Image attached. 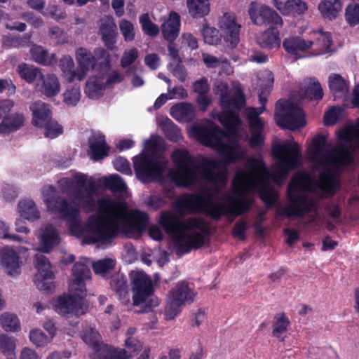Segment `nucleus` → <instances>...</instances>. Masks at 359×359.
Returning a JSON list of instances; mask_svg holds the SVG:
<instances>
[{"instance_id":"37998d69","label":"nucleus","mask_w":359,"mask_h":359,"mask_svg":"<svg viewBox=\"0 0 359 359\" xmlns=\"http://www.w3.org/2000/svg\"><path fill=\"white\" fill-rule=\"evenodd\" d=\"M161 128L168 140L173 142H178L182 137L180 128L169 118L161 123Z\"/></svg>"},{"instance_id":"0e129e2a","label":"nucleus","mask_w":359,"mask_h":359,"mask_svg":"<svg viewBox=\"0 0 359 359\" xmlns=\"http://www.w3.org/2000/svg\"><path fill=\"white\" fill-rule=\"evenodd\" d=\"M15 344L13 338L6 334L0 335V349L2 353L8 356H11L14 353Z\"/></svg>"},{"instance_id":"e2e57ef3","label":"nucleus","mask_w":359,"mask_h":359,"mask_svg":"<svg viewBox=\"0 0 359 359\" xmlns=\"http://www.w3.org/2000/svg\"><path fill=\"white\" fill-rule=\"evenodd\" d=\"M121 32L126 42L133 41L135 39V29L133 24L128 20H122L119 22Z\"/></svg>"},{"instance_id":"ea45409f","label":"nucleus","mask_w":359,"mask_h":359,"mask_svg":"<svg viewBox=\"0 0 359 359\" xmlns=\"http://www.w3.org/2000/svg\"><path fill=\"white\" fill-rule=\"evenodd\" d=\"M72 273L74 277V284L78 285L82 291V288L85 287L84 280L90 278V269L84 263L76 262L73 266Z\"/></svg>"},{"instance_id":"f704fd0d","label":"nucleus","mask_w":359,"mask_h":359,"mask_svg":"<svg viewBox=\"0 0 359 359\" xmlns=\"http://www.w3.org/2000/svg\"><path fill=\"white\" fill-rule=\"evenodd\" d=\"M318 10L325 19L334 20L342 8V0H324L318 5Z\"/></svg>"},{"instance_id":"9d476101","label":"nucleus","mask_w":359,"mask_h":359,"mask_svg":"<svg viewBox=\"0 0 359 359\" xmlns=\"http://www.w3.org/2000/svg\"><path fill=\"white\" fill-rule=\"evenodd\" d=\"M272 156L278 161L273 168L283 177H287L290 170L295 169L302 158L299 144L294 142L287 141L283 144L273 146Z\"/></svg>"},{"instance_id":"7ed1b4c3","label":"nucleus","mask_w":359,"mask_h":359,"mask_svg":"<svg viewBox=\"0 0 359 359\" xmlns=\"http://www.w3.org/2000/svg\"><path fill=\"white\" fill-rule=\"evenodd\" d=\"M229 207L212 201L209 196L200 194H186L174 203V207L180 212H203L213 220L219 221L224 215L241 216L250 211L252 201L245 193L236 192L235 196H228L226 198Z\"/></svg>"},{"instance_id":"3c124183","label":"nucleus","mask_w":359,"mask_h":359,"mask_svg":"<svg viewBox=\"0 0 359 359\" xmlns=\"http://www.w3.org/2000/svg\"><path fill=\"white\" fill-rule=\"evenodd\" d=\"M202 34L205 43L209 45H217L222 40V34L218 29L209 27L207 24L203 25Z\"/></svg>"},{"instance_id":"f03ea898","label":"nucleus","mask_w":359,"mask_h":359,"mask_svg":"<svg viewBox=\"0 0 359 359\" xmlns=\"http://www.w3.org/2000/svg\"><path fill=\"white\" fill-rule=\"evenodd\" d=\"M45 203L49 212L69 222L72 234L79 236L83 232L88 233L84 238L88 244L111 243L121 233L119 220L128 215L125 202L100 198L97 203L99 215L90 216L83 227L78 205L74 201H68L53 186L49 187Z\"/></svg>"},{"instance_id":"4468645a","label":"nucleus","mask_w":359,"mask_h":359,"mask_svg":"<svg viewBox=\"0 0 359 359\" xmlns=\"http://www.w3.org/2000/svg\"><path fill=\"white\" fill-rule=\"evenodd\" d=\"M35 262L38 272L34 276V284L40 291L51 293L55 289V275L50 269L49 260L43 255H36Z\"/></svg>"},{"instance_id":"cd10ccee","label":"nucleus","mask_w":359,"mask_h":359,"mask_svg":"<svg viewBox=\"0 0 359 359\" xmlns=\"http://www.w3.org/2000/svg\"><path fill=\"white\" fill-rule=\"evenodd\" d=\"M170 114L177 121L188 123L195 118L196 109L191 103L180 102L170 108Z\"/></svg>"},{"instance_id":"f8f14e48","label":"nucleus","mask_w":359,"mask_h":359,"mask_svg":"<svg viewBox=\"0 0 359 359\" xmlns=\"http://www.w3.org/2000/svg\"><path fill=\"white\" fill-rule=\"evenodd\" d=\"M53 307L57 313L64 317L79 318L88 311L89 304L81 296L64 294L54 301Z\"/></svg>"},{"instance_id":"09e8293b","label":"nucleus","mask_w":359,"mask_h":359,"mask_svg":"<svg viewBox=\"0 0 359 359\" xmlns=\"http://www.w3.org/2000/svg\"><path fill=\"white\" fill-rule=\"evenodd\" d=\"M248 126L251 133V136L248 141L250 147L252 148L262 147L264 142V136L262 134L264 129V125L255 126L253 124L248 123Z\"/></svg>"},{"instance_id":"f3484780","label":"nucleus","mask_w":359,"mask_h":359,"mask_svg":"<svg viewBox=\"0 0 359 359\" xmlns=\"http://www.w3.org/2000/svg\"><path fill=\"white\" fill-rule=\"evenodd\" d=\"M219 25L226 46L231 49L236 48L240 42L241 25L236 22L235 14L224 13L219 20Z\"/></svg>"},{"instance_id":"20e7f679","label":"nucleus","mask_w":359,"mask_h":359,"mask_svg":"<svg viewBox=\"0 0 359 359\" xmlns=\"http://www.w3.org/2000/svg\"><path fill=\"white\" fill-rule=\"evenodd\" d=\"M307 178L304 172H299L293 177L287 187V198L289 203L285 208L277 211V217L302 218L316 210V203L304 192Z\"/></svg>"},{"instance_id":"2eb2a0df","label":"nucleus","mask_w":359,"mask_h":359,"mask_svg":"<svg viewBox=\"0 0 359 359\" xmlns=\"http://www.w3.org/2000/svg\"><path fill=\"white\" fill-rule=\"evenodd\" d=\"M248 14L253 24L258 26L278 25L283 26L282 18L268 6L260 5L252 1L248 8Z\"/></svg>"},{"instance_id":"58836bf2","label":"nucleus","mask_w":359,"mask_h":359,"mask_svg":"<svg viewBox=\"0 0 359 359\" xmlns=\"http://www.w3.org/2000/svg\"><path fill=\"white\" fill-rule=\"evenodd\" d=\"M18 211L23 219L34 221L40 217L35 203L32 200H22L18 203Z\"/></svg>"},{"instance_id":"6e6552de","label":"nucleus","mask_w":359,"mask_h":359,"mask_svg":"<svg viewBox=\"0 0 359 359\" xmlns=\"http://www.w3.org/2000/svg\"><path fill=\"white\" fill-rule=\"evenodd\" d=\"M275 118L278 126L294 130L306 126L303 109L297 104L285 100L276 103Z\"/></svg>"},{"instance_id":"39448f33","label":"nucleus","mask_w":359,"mask_h":359,"mask_svg":"<svg viewBox=\"0 0 359 359\" xmlns=\"http://www.w3.org/2000/svg\"><path fill=\"white\" fill-rule=\"evenodd\" d=\"M326 136L318 134L313 137L311 147L308 152L310 161L318 167L333 165L336 167H345L353 161V156L348 147L341 145L331 152L324 154L327 147Z\"/></svg>"},{"instance_id":"a18cd8bd","label":"nucleus","mask_w":359,"mask_h":359,"mask_svg":"<svg viewBox=\"0 0 359 359\" xmlns=\"http://www.w3.org/2000/svg\"><path fill=\"white\" fill-rule=\"evenodd\" d=\"M329 88L334 94L344 95L348 92L349 86L339 74H332L329 77Z\"/></svg>"},{"instance_id":"680f3d73","label":"nucleus","mask_w":359,"mask_h":359,"mask_svg":"<svg viewBox=\"0 0 359 359\" xmlns=\"http://www.w3.org/2000/svg\"><path fill=\"white\" fill-rule=\"evenodd\" d=\"M80 88L73 86L67 88L63 94V101L67 105L76 106L80 100Z\"/></svg>"},{"instance_id":"5701e85b","label":"nucleus","mask_w":359,"mask_h":359,"mask_svg":"<svg viewBox=\"0 0 359 359\" xmlns=\"http://www.w3.org/2000/svg\"><path fill=\"white\" fill-rule=\"evenodd\" d=\"M76 58L79 65V81H81L90 69L95 68L96 61L93 53L82 47L76 50Z\"/></svg>"},{"instance_id":"a211bd4d","label":"nucleus","mask_w":359,"mask_h":359,"mask_svg":"<svg viewBox=\"0 0 359 359\" xmlns=\"http://www.w3.org/2000/svg\"><path fill=\"white\" fill-rule=\"evenodd\" d=\"M217 118L225 128L227 137L238 135L239 128L242 125V120L238 112L231 109H224L218 114Z\"/></svg>"},{"instance_id":"603ef678","label":"nucleus","mask_w":359,"mask_h":359,"mask_svg":"<svg viewBox=\"0 0 359 359\" xmlns=\"http://www.w3.org/2000/svg\"><path fill=\"white\" fill-rule=\"evenodd\" d=\"M93 54L101 69L107 72L111 69L110 55L104 48H96Z\"/></svg>"},{"instance_id":"e433bc0d","label":"nucleus","mask_w":359,"mask_h":359,"mask_svg":"<svg viewBox=\"0 0 359 359\" xmlns=\"http://www.w3.org/2000/svg\"><path fill=\"white\" fill-rule=\"evenodd\" d=\"M41 241L42 250L45 252H49L59 243V236L53 226H46L41 235Z\"/></svg>"},{"instance_id":"6ab92c4d","label":"nucleus","mask_w":359,"mask_h":359,"mask_svg":"<svg viewBox=\"0 0 359 359\" xmlns=\"http://www.w3.org/2000/svg\"><path fill=\"white\" fill-rule=\"evenodd\" d=\"M0 264L9 276L20 273L19 255L13 248H4L0 250Z\"/></svg>"},{"instance_id":"79ce46f5","label":"nucleus","mask_w":359,"mask_h":359,"mask_svg":"<svg viewBox=\"0 0 359 359\" xmlns=\"http://www.w3.org/2000/svg\"><path fill=\"white\" fill-rule=\"evenodd\" d=\"M32 59L38 64L42 65H50L56 62L54 54L49 57L48 53L41 46H34L31 48Z\"/></svg>"},{"instance_id":"a19ab883","label":"nucleus","mask_w":359,"mask_h":359,"mask_svg":"<svg viewBox=\"0 0 359 359\" xmlns=\"http://www.w3.org/2000/svg\"><path fill=\"white\" fill-rule=\"evenodd\" d=\"M43 83V93L47 97H53L56 95L60 90V85L57 76L54 74H48L39 79Z\"/></svg>"},{"instance_id":"dca6fc26","label":"nucleus","mask_w":359,"mask_h":359,"mask_svg":"<svg viewBox=\"0 0 359 359\" xmlns=\"http://www.w3.org/2000/svg\"><path fill=\"white\" fill-rule=\"evenodd\" d=\"M190 220L191 217L185 219H181L175 212L163 210L161 212L159 224L175 242L182 233L186 231L188 226L187 222Z\"/></svg>"},{"instance_id":"052dcab7","label":"nucleus","mask_w":359,"mask_h":359,"mask_svg":"<svg viewBox=\"0 0 359 359\" xmlns=\"http://www.w3.org/2000/svg\"><path fill=\"white\" fill-rule=\"evenodd\" d=\"M82 339L86 344L95 350H97L100 347V335L95 329L90 328L85 330L82 334Z\"/></svg>"},{"instance_id":"5fc2aeb1","label":"nucleus","mask_w":359,"mask_h":359,"mask_svg":"<svg viewBox=\"0 0 359 359\" xmlns=\"http://www.w3.org/2000/svg\"><path fill=\"white\" fill-rule=\"evenodd\" d=\"M323 90L318 81L310 83L304 92V97L311 100L319 101L323 97Z\"/></svg>"},{"instance_id":"473e14b6","label":"nucleus","mask_w":359,"mask_h":359,"mask_svg":"<svg viewBox=\"0 0 359 359\" xmlns=\"http://www.w3.org/2000/svg\"><path fill=\"white\" fill-rule=\"evenodd\" d=\"M110 285L122 303L126 304L130 302L127 279L124 275L116 274L110 280Z\"/></svg>"},{"instance_id":"c03bdc74","label":"nucleus","mask_w":359,"mask_h":359,"mask_svg":"<svg viewBox=\"0 0 359 359\" xmlns=\"http://www.w3.org/2000/svg\"><path fill=\"white\" fill-rule=\"evenodd\" d=\"M129 222L132 229L137 231H142L148 225L149 216L144 212L136 210L130 214Z\"/></svg>"},{"instance_id":"bf43d9fd","label":"nucleus","mask_w":359,"mask_h":359,"mask_svg":"<svg viewBox=\"0 0 359 359\" xmlns=\"http://www.w3.org/2000/svg\"><path fill=\"white\" fill-rule=\"evenodd\" d=\"M183 305L168 297L167 304L164 311V318L167 320H173L182 310Z\"/></svg>"},{"instance_id":"b1692460","label":"nucleus","mask_w":359,"mask_h":359,"mask_svg":"<svg viewBox=\"0 0 359 359\" xmlns=\"http://www.w3.org/2000/svg\"><path fill=\"white\" fill-rule=\"evenodd\" d=\"M325 165L322 167L324 170L319 175V180L317 182L318 189L330 196H333L337 187L339 186V182L336 177L333 170Z\"/></svg>"},{"instance_id":"1a4fd4ad","label":"nucleus","mask_w":359,"mask_h":359,"mask_svg":"<svg viewBox=\"0 0 359 359\" xmlns=\"http://www.w3.org/2000/svg\"><path fill=\"white\" fill-rule=\"evenodd\" d=\"M76 187L74 182L69 178L61 179L58 183L62 194L72 196L74 199L80 202L83 210L87 213L93 212L96 208V202L93 195L88 192L86 189L87 177L85 175H75Z\"/></svg>"},{"instance_id":"8fccbe9b","label":"nucleus","mask_w":359,"mask_h":359,"mask_svg":"<svg viewBox=\"0 0 359 359\" xmlns=\"http://www.w3.org/2000/svg\"><path fill=\"white\" fill-rule=\"evenodd\" d=\"M140 23L142 26V32L151 37L157 36L159 33V27L154 23L148 13H144L140 17Z\"/></svg>"},{"instance_id":"c9c22d12","label":"nucleus","mask_w":359,"mask_h":359,"mask_svg":"<svg viewBox=\"0 0 359 359\" xmlns=\"http://www.w3.org/2000/svg\"><path fill=\"white\" fill-rule=\"evenodd\" d=\"M189 14L194 18H201L210 13V0H187Z\"/></svg>"},{"instance_id":"423d86ee","label":"nucleus","mask_w":359,"mask_h":359,"mask_svg":"<svg viewBox=\"0 0 359 359\" xmlns=\"http://www.w3.org/2000/svg\"><path fill=\"white\" fill-rule=\"evenodd\" d=\"M247 171L237 172L233 180V185L238 187L240 190L244 191L245 193L250 189L257 187L259 184L255 175L271 180L276 184H280L286 178L274 169L270 172L262 158H250L247 163Z\"/></svg>"},{"instance_id":"ddd939ff","label":"nucleus","mask_w":359,"mask_h":359,"mask_svg":"<svg viewBox=\"0 0 359 359\" xmlns=\"http://www.w3.org/2000/svg\"><path fill=\"white\" fill-rule=\"evenodd\" d=\"M133 302L134 306L145 303L154 292V285L151 278L143 271H132L130 274Z\"/></svg>"},{"instance_id":"4d7b16f0","label":"nucleus","mask_w":359,"mask_h":359,"mask_svg":"<svg viewBox=\"0 0 359 359\" xmlns=\"http://www.w3.org/2000/svg\"><path fill=\"white\" fill-rule=\"evenodd\" d=\"M345 19L351 27L359 24V4L352 3L346 6Z\"/></svg>"},{"instance_id":"338daca9","label":"nucleus","mask_w":359,"mask_h":359,"mask_svg":"<svg viewBox=\"0 0 359 359\" xmlns=\"http://www.w3.org/2000/svg\"><path fill=\"white\" fill-rule=\"evenodd\" d=\"M342 109L340 107H332L327 111L323 117V122L325 126H333L337 123L339 119Z\"/></svg>"},{"instance_id":"de8ad7c7","label":"nucleus","mask_w":359,"mask_h":359,"mask_svg":"<svg viewBox=\"0 0 359 359\" xmlns=\"http://www.w3.org/2000/svg\"><path fill=\"white\" fill-rule=\"evenodd\" d=\"M61 71L67 76L69 82H73L75 79L79 80V69H74V63L73 59L69 56H64L60 60L59 64Z\"/></svg>"},{"instance_id":"412c9836","label":"nucleus","mask_w":359,"mask_h":359,"mask_svg":"<svg viewBox=\"0 0 359 359\" xmlns=\"http://www.w3.org/2000/svg\"><path fill=\"white\" fill-rule=\"evenodd\" d=\"M99 34L104 46L109 50H115L118 39L117 26L112 20H107L101 23L99 27Z\"/></svg>"},{"instance_id":"f257e3e1","label":"nucleus","mask_w":359,"mask_h":359,"mask_svg":"<svg viewBox=\"0 0 359 359\" xmlns=\"http://www.w3.org/2000/svg\"><path fill=\"white\" fill-rule=\"evenodd\" d=\"M192 130L195 137L202 144L217 150L221 160L201 154L194 157L188 150L177 149L171 155L175 167V170L170 173L172 181L177 187L187 188L195 184L200 175L205 182L214 184H226V172H216L215 170L221 164L228 166L243 159L244 154L238 151V142L231 140L230 143L223 142L222 139L226 137L227 134L210 120H208L204 124L194 126Z\"/></svg>"},{"instance_id":"9b49d317","label":"nucleus","mask_w":359,"mask_h":359,"mask_svg":"<svg viewBox=\"0 0 359 359\" xmlns=\"http://www.w3.org/2000/svg\"><path fill=\"white\" fill-rule=\"evenodd\" d=\"M135 175L143 183L149 182L163 176L165 163L147 154L135 156L133 159Z\"/></svg>"},{"instance_id":"72a5a7b5","label":"nucleus","mask_w":359,"mask_h":359,"mask_svg":"<svg viewBox=\"0 0 359 359\" xmlns=\"http://www.w3.org/2000/svg\"><path fill=\"white\" fill-rule=\"evenodd\" d=\"M290 320L284 312L276 313L273 318L272 325V334L278 339L280 342H284L285 337L283 335L290 326Z\"/></svg>"},{"instance_id":"13d9d810","label":"nucleus","mask_w":359,"mask_h":359,"mask_svg":"<svg viewBox=\"0 0 359 359\" xmlns=\"http://www.w3.org/2000/svg\"><path fill=\"white\" fill-rule=\"evenodd\" d=\"M105 186L114 192H123L127 186L118 175H113L105 180Z\"/></svg>"},{"instance_id":"2f4dec72","label":"nucleus","mask_w":359,"mask_h":359,"mask_svg":"<svg viewBox=\"0 0 359 359\" xmlns=\"http://www.w3.org/2000/svg\"><path fill=\"white\" fill-rule=\"evenodd\" d=\"M313 42L305 40L300 36H290L284 39L283 46L285 51L291 55H297L311 48Z\"/></svg>"},{"instance_id":"c85d7f7f","label":"nucleus","mask_w":359,"mask_h":359,"mask_svg":"<svg viewBox=\"0 0 359 359\" xmlns=\"http://www.w3.org/2000/svg\"><path fill=\"white\" fill-rule=\"evenodd\" d=\"M29 109L32 112V122L34 126H44V124L52 118L49 105L41 101L34 102Z\"/></svg>"},{"instance_id":"bb28decb","label":"nucleus","mask_w":359,"mask_h":359,"mask_svg":"<svg viewBox=\"0 0 359 359\" xmlns=\"http://www.w3.org/2000/svg\"><path fill=\"white\" fill-rule=\"evenodd\" d=\"M25 116L21 113L6 115L0 122V134L10 135L24 126Z\"/></svg>"},{"instance_id":"49530a36","label":"nucleus","mask_w":359,"mask_h":359,"mask_svg":"<svg viewBox=\"0 0 359 359\" xmlns=\"http://www.w3.org/2000/svg\"><path fill=\"white\" fill-rule=\"evenodd\" d=\"M0 324L6 332H18L20 330V323L18 316L8 312L1 315Z\"/></svg>"},{"instance_id":"aec40b11","label":"nucleus","mask_w":359,"mask_h":359,"mask_svg":"<svg viewBox=\"0 0 359 359\" xmlns=\"http://www.w3.org/2000/svg\"><path fill=\"white\" fill-rule=\"evenodd\" d=\"M272 4L283 15H300L308 10L307 4L303 0H272Z\"/></svg>"},{"instance_id":"864d4df0","label":"nucleus","mask_w":359,"mask_h":359,"mask_svg":"<svg viewBox=\"0 0 359 359\" xmlns=\"http://www.w3.org/2000/svg\"><path fill=\"white\" fill-rule=\"evenodd\" d=\"M265 110L266 107L262 105L259 107H248L245 110V114L248 123L255 126L264 125V122L262 118L259 117V115L263 114Z\"/></svg>"},{"instance_id":"4be33fe9","label":"nucleus","mask_w":359,"mask_h":359,"mask_svg":"<svg viewBox=\"0 0 359 359\" xmlns=\"http://www.w3.org/2000/svg\"><path fill=\"white\" fill-rule=\"evenodd\" d=\"M168 297L174 301L185 306L186 304H191L194 300L195 293L191 290L188 283L184 281L178 282L176 285L172 288Z\"/></svg>"},{"instance_id":"a878e982","label":"nucleus","mask_w":359,"mask_h":359,"mask_svg":"<svg viewBox=\"0 0 359 359\" xmlns=\"http://www.w3.org/2000/svg\"><path fill=\"white\" fill-rule=\"evenodd\" d=\"M88 144L93 161H98L108 156L110 147L107 144L104 135L100 134L91 137Z\"/></svg>"},{"instance_id":"393cba45","label":"nucleus","mask_w":359,"mask_h":359,"mask_svg":"<svg viewBox=\"0 0 359 359\" xmlns=\"http://www.w3.org/2000/svg\"><path fill=\"white\" fill-rule=\"evenodd\" d=\"M282 26L273 25L262 33L257 38L259 45L266 49L278 48L280 46L279 28Z\"/></svg>"},{"instance_id":"7c9ffc66","label":"nucleus","mask_w":359,"mask_h":359,"mask_svg":"<svg viewBox=\"0 0 359 359\" xmlns=\"http://www.w3.org/2000/svg\"><path fill=\"white\" fill-rule=\"evenodd\" d=\"M104 79L103 75H98L91 76L87 80L84 91L88 97L97 100L103 95V91L106 88Z\"/></svg>"},{"instance_id":"774afa93","label":"nucleus","mask_w":359,"mask_h":359,"mask_svg":"<svg viewBox=\"0 0 359 359\" xmlns=\"http://www.w3.org/2000/svg\"><path fill=\"white\" fill-rule=\"evenodd\" d=\"M124 346L127 348L128 354L131 355V358L133 356V354L140 352L142 348V342L137 338L131 336L126 338Z\"/></svg>"},{"instance_id":"69168bd1","label":"nucleus","mask_w":359,"mask_h":359,"mask_svg":"<svg viewBox=\"0 0 359 359\" xmlns=\"http://www.w3.org/2000/svg\"><path fill=\"white\" fill-rule=\"evenodd\" d=\"M114 266V261L112 259L107 258L95 262L93 268L96 274L102 275L111 270Z\"/></svg>"},{"instance_id":"6e6d98bb","label":"nucleus","mask_w":359,"mask_h":359,"mask_svg":"<svg viewBox=\"0 0 359 359\" xmlns=\"http://www.w3.org/2000/svg\"><path fill=\"white\" fill-rule=\"evenodd\" d=\"M40 128H43L45 130V137L50 139L57 137L63 132L62 127L52 118L44 124V126H41Z\"/></svg>"},{"instance_id":"c756f323","label":"nucleus","mask_w":359,"mask_h":359,"mask_svg":"<svg viewBox=\"0 0 359 359\" xmlns=\"http://www.w3.org/2000/svg\"><path fill=\"white\" fill-rule=\"evenodd\" d=\"M180 27V16L174 11H172L168 19L161 25V31L164 39L172 41L179 35Z\"/></svg>"},{"instance_id":"4c0bfd02","label":"nucleus","mask_w":359,"mask_h":359,"mask_svg":"<svg viewBox=\"0 0 359 359\" xmlns=\"http://www.w3.org/2000/svg\"><path fill=\"white\" fill-rule=\"evenodd\" d=\"M17 72L19 76L28 83H32L37 78L43 77V74L40 69L26 63L18 65Z\"/></svg>"},{"instance_id":"0eeeda50","label":"nucleus","mask_w":359,"mask_h":359,"mask_svg":"<svg viewBox=\"0 0 359 359\" xmlns=\"http://www.w3.org/2000/svg\"><path fill=\"white\" fill-rule=\"evenodd\" d=\"M187 223L186 231H183L175 243L178 252L182 253L201 248L205 240L212 235L209 224L202 218L191 217Z\"/></svg>"}]
</instances>
